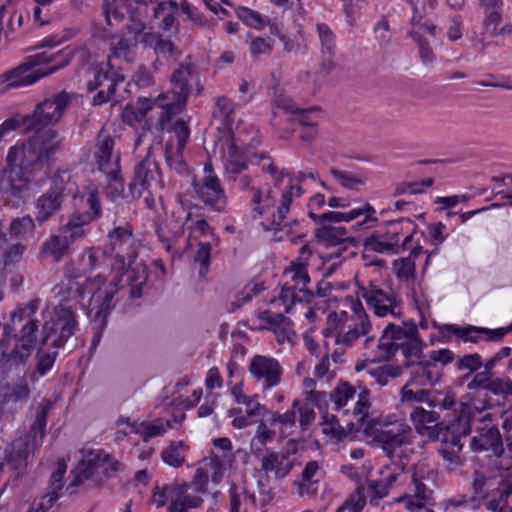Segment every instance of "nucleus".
I'll return each instance as SVG.
<instances>
[{
	"label": "nucleus",
	"instance_id": "nucleus-1",
	"mask_svg": "<svg viewBox=\"0 0 512 512\" xmlns=\"http://www.w3.org/2000/svg\"><path fill=\"white\" fill-rule=\"evenodd\" d=\"M370 408L369 391L362 389L358 394L353 414L356 423H349L342 427L334 415L326 414L322 417L320 427L328 442H340L351 437L354 431L363 428V432L370 441L381 444L382 449L389 455L401 456L403 448L412 443L413 433L409 425L394 417L375 419L365 422Z\"/></svg>",
	"mask_w": 512,
	"mask_h": 512
},
{
	"label": "nucleus",
	"instance_id": "nucleus-2",
	"mask_svg": "<svg viewBox=\"0 0 512 512\" xmlns=\"http://www.w3.org/2000/svg\"><path fill=\"white\" fill-rule=\"evenodd\" d=\"M301 195L297 182L290 176L282 178L280 186L268 185L258 189L253 198L254 210L266 217L262 222L266 229L279 226L285 219L289 206L294 197Z\"/></svg>",
	"mask_w": 512,
	"mask_h": 512
},
{
	"label": "nucleus",
	"instance_id": "nucleus-3",
	"mask_svg": "<svg viewBox=\"0 0 512 512\" xmlns=\"http://www.w3.org/2000/svg\"><path fill=\"white\" fill-rule=\"evenodd\" d=\"M63 52H42L33 56L26 63L0 76V91L32 85L67 63Z\"/></svg>",
	"mask_w": 512,
	"mask_h": 512
},
{
	"label": "nucleus",
	"instance_id": "nucleus-4",
	"mask_svg": "<svg viewBox=\"0 0 512 512\" xmlns=\"http://www.w3.org/2000/svg\"><path fill=\"white\" fill-rule=\"evenodd\" d=\"M325 203V196L322 194H316L310 199L309 216L313 220L330 223H354L352 225V230L354 231L372 227L379 221L375 207L368 201H363L360 205L351 207L345 211H328L318 215L317 211H319Z\"/></svg>",
	"mask_w": 512,
	"mask_h": 512
},
{
	"label": "nucleus",
	"instance_id": "nucleus-5",
	"mask_svg": "<svg viewBox=\"0 0 512 512\" xmlns=\"http://www.w3.org/2000/svg\"><path fill=\"white\" fill-rule=\"evenodd\" d=\"M67 105V97L58 95L39 104L33 114L27 117L15 116L0 125V141L6 140L19 127L25 130L40 131L59 121Z\"/></svg>",
	"mask_w": 512,
	"mask_h": 512
},
{
	"label": "nucleus",
	"instance_id": "nucleus-6",
	"mask_svg": "<svg viewBox=\"0 0 512 512\" xmlns=\"http://www.w3.org/2000/svg\"><path fill=\"white\" fill-rule=\"evenodd\" d=\"M410 421L416 433L429 440L436 441L441 437L442 442L450 443L453 447L452 454L460 450L459 434L466 435L469 430L459 429L460 423L444 425L439 422V416L434 411L425 410L422 407H415L410 413Z\"/></svg>",
	"mask_w": 512,
	"mask_h": 512
},
{
	"label": "nucleus",
	"instance_id": "nucleus-7",
	"mask_svg": "<svg viewBox=\"0 0 512 512\" xmlns=\"http://www.w3.org/2000/svg\"><path fill=\"white\" fill-rule=\"evenodd\" d=\"M284 284L279 297L272 301L273 306L282 305L285 312H290L295 301L310 302L313 294L308 288L310 277L307 264L293 261L283 273Z\"/></svg>",
	"mask_w": 512,
	"mask_h": 512
},
{
	"label": "nucleus",
	"instance_id": "nucleus-8",
	"mask_svg": "<svg viewBox=\"0 0 512 512\" xmlns=\"http://www.w3.org/2000/svg\"><path fill=\"white\" fill-rule=\"evenodd\" d=\"M422 346L416 325L403 323L402 326L390 324L384 329L379 339L378 349L381 351L382 358H388L399 347H403V355L408 359L410 356L418 357Z\"/></svg>",
	"mask_w": 512,
	"mask_h": 512
},
{
	"label": "nucleus",
	"instance_id": "nucleus-9",
	"mask_svg": "<svg viewBox=\"0 0 512 512\" xmlns=\"http://www.w3.org/2000/svg\"><path fill=\"white\" fill-rule=\"evenodd\" d=\"M116 292L117 285L111 281L106 282L101 277L87 280L78 290V294L83 300L87 298L89 313L93 314L94 321L99 323L104 321Z\"/></svg>",
	"mask_w": 512,
	"mask_h": 512
},
{
	"label": "nucleus",
	"instance_id": "nucleus-10",
	"mask_svg": "<svg viewBox=\"0 0 512 512\" xmlns=\"http://www.w3.org/2000/svg\"><path fill=\"white\" fill-rule=\"evenodd\" d=\"M171 82L173 85L172 91L167 95L160 96L157 100V105L163 110L162 113L166 115L167 120L171 115L182 110L192 83L198 86L199 78L189 68L181 67L173 73Z\"/></svg>",
	"mask_w": 512,
	"mask_h": 512
},
{
	"label": "nucleus",
	"instance_id": "nucleus-11",
	"mask_svg": "<svg viewBox=\"0 0 512 512\" xmlns=\"http://www.w3.org/2000/svg\"><path fill=\"white\" fill-rule=\"evenodd\" d=\"M296 415L294 411L283 414L272 412L270 417L262 420L251 440V450L254 454L260 453L264 446L276 437L284 438L288 429L294 427Z\"/></svg>",
	"mask_w": 512,
	"mask_h": 512
},
{
	"label": "nucleus",
	"instance_id": "nucleus-12",
	"mask_svg": "<svg viewBox=\"0 0 512 512\" xmlns=\"http://www.w3.org/2000/svg\"><path fill=\"white\" fill-rule=\"evenodd\" d=\"M89 74L92 78L87 82L88 90L98 89L93 99L95 105H101L110 100L115 93L117 83L124 80V76L115 72L109 61H103L92 67Z\"/></svg>",
	"mask_w": 512,
	"mask_h": 512
},
{
	"label": "nucleus",
	"instance_id": "nucleus-13",
	"mask_svg": "<svg viewBox=\"0 0 512 512\" xmlns=\"http://www.w3.org/2000/svg\"><path fill=\"white\" fill-rule=\"evenodd\" d=\"M151 502L157 508L167 505L168 512H186L188 508L198 507L201 499L188 495L186 486L165 485L153 490Z\"/></svg>",
	"mask_w": 512,
	"mask_h": 512
},
{
	"label": "nucleus",
	"instance_id": "nucleus-14",
	"mask_svg": "<svg viewBox=\"0 0 512 512\" xmlns=\"http://www.w3.org/2000/svg\"><path fill=\"white\" fill-rule=\"evenodd\" d=\"M121 469V464L100 451H85L73 470L74 484L78 485L84 480L92 478L95 474H108Z\"/></svg>",
	"mask_w": 512,
	"mask_h": 512
},
{
	"label": "nucleus",
	"instance_id": "nucleus-15",
	"mask_svg": "<svg viewBox=\"0 0 512 512\" xmlns=\"http://www.w3.org/2000/svg\"><path fill=\"white\" fill-rule=\"evenodd\" d=\"M512 331V323L506 327L488 329L472 325L459 326L445 324L440 327L443 336H455L463 342L479 343L481 341H498Z\"/></svg>",
	"mask_w": 512,
	"mask_h": 512
},
{
	"label": "nucleus",
	"instance_id": "nucleus-16",
	"mask_svg": "<svg viewBox=\"0 0 512 512\" xmlns=\"http://www.w3.org/2000/svg\"><path fill=\"white\" fill-rule=\"evenodd\" d=\"M75 324L73 312L61 307L48 312L43 330L46 338L54 337L53 343L61 346L72 335Z\"/></svg>",
	"mask_w": 512,
	"mask_h": 512
},
{
	"label": "nucleus",
	"instance_id": "nucleus-17",
	"mask_svg": "<svg viewBox=\"0 0 512 512\" xmlns=\"http://www.w3.org/2000/svg\"><path fill=\"white\" fill-rule=\"evenodd\" d=\"M371 469V464L367 462L361 467L344 465L342 467V472L358 483L368 482V488L372 496L375 498H382L387 495L392 481L395 480V475L389 473L387 477L383 479H371Z\"/></svg>",
	"mask_w": 512,
	"mask_h": 512
},
{
	"label": "nucleus",
	"instance_id": "nucleus-18",
	"mask_svg": "<svg viewBox=\"0 0 512 512\" xmlns=\"http://www.w3.org/2000/svg\"><path fill=\"white\" fill-rule=\"evenodd\" d=\"M250 374L267 389L278 385L281 381L282 368L275 358L256 355L249 365Z\"/></svg>",
	"mask_w": 512,
	"mask_h": 512
},
{
	"label": "nucleus",
	"instance_id": "nucleus-19",
	"mask_svg": "<svg viewBox=\"0 0 512 512\" xmlns=\"http://www.w3.org/2000/svg\"><path fill=\"white\" fill-rule=\"evenodd\" d=\"M274 307L277 309V312L267 310L259 314L258 317L261 323L259 324L258 328H274L279 343L292 342L295 334L291 328L290 323L287 322L283 317V313H286L284 311V307H282V305Z\"/></svg>",
	"mask_w": 512,
	"mask_h": 512
},
{
	"label": "nucleus",
	"instance_id": "nucleus-20",
	"mask_svg": "<svg viewBox=\"0 0 512 512\" xmlns=\"http://www.w3.org/2000/svg\"><path fill=\"white\" fill-rule=\"evenodd\" d=\"M69 180V174L67 171H59L53 178V182L56 186V190L49 191L37 200L36 207L38 210L37 219L40 222L46 221L54 212H56L62 203V192L58 186Z\"/></svg>",
	"mask_w": 512,
	"mask_h": 512
},
{
	"label": "nucleus",
	"instance_id": "nucleus-21",
	"mask_svg": "<svg viewBox=\"0 0 512 512\" xmlns=\"http://www.w3.org/2000/svg\"><path fill=\"white\" fill-rule=\"evenodd\" d=\"M350 307L353 312V319L350 325L340 333L338 345L350 346L360 335H365L370 330V323L362 304L358 301H352Z\"/></svg>",
	"mask_w": 512,
	"mask_h": 512
},
{
	"label": "nucleus",
	"instance_id": "nucleus-22",
	"mask_svg": "<svg viewBox=\"0 0 512 512\" xmlns=\"http://www.w3.org/2000/svg\"><path fill=\"white\" fill-rule=\"evenodd\" d=\"M412 224L413 222L410 219H405L400 222H391L388 224L386 232L381 233L384 242L388 245V249L390 251H396L400 247L403 249L411 250L412 252H416L421 250L420 246L411 247L409 242L412 240L413 236L417 234V231L413 229L410 231L409 229H404L403 223Z\"/></svg>",
	"mask_w": 512,
	"mask_h": 512
},
{
	"label": "nucleus",
	"instance_id": "nucleus-23",
	"mask_svg": "<svg viewBox=\"0 0 512 512\" xmlns=\"http://www.w3.org/2000/svg\"><path fill=\"white\" fill-rule=\"evenodd\" d=\"M205 172V180L197 187V193L206 204L220 210L226 204L224 191L210 168L205 167Z\"/></svg>",
	"mask_w": 512,
	"mask_h": 512
},
{
	"label": "nucleus",
	"instance_id": "nucleus-24",
	"mask_svg": "<svg viewBox=\"0 0 512 512\" xmlns=\"http://www.w3.org/2000/svg\"><path fill=\"white\" fill-rule=\"evenodd\" d=\"M321 226L316 230L318 240L325 246L344 244L346 247H357L359 240L347 235V229L339 226H331L326 222H320Z\"/></svg>",
	"mask_w": 512,
	"mask_h": 512
},
{
	"label": "nucleus",
	"instance_id": "nucleus-25",
	"mask_svg": "<svg viewBox=\"0 0 512 512\" xmlns=\"http://www.w3.org/2000/svg\"><path fill=\"white\" fill-rule=\"evenodd\" d=\"M361 295L377 316L399 315L395 298L387 295L382 290H364Z\"/></svg>",
	"mask_w": 512,
	"mask_h": 512
},
{
	"label": "nucleus",
	"instance_id": "nucleus-26",
	"mask_svg": "<svg viewBox=\"0 0 512 512\" xmlns=\"http://www.w3.org/2000/svg\"><path fill=\"white\" fill-rule=\"evenodd\" d=\"M435 27L429 23H421L413 17L411 37L418 45L420 57L424 62H431L434 58L429 47L430 40L434 38Z\"/></svg>",
	"mask_w": 512,
	"mask_h": 512
},
{
	"label": "nucleus",
	"instance_id": "nucleus-27",
	"mask_svg": "<svg viewBox=\"0 0 512 512\" xmlns=\"http://www.w3.org/2000/svg\"><path fill=\"white\" fill-rule=\"evenodd\" d=\"M426 368V365H418L417 372H421L422 374L401 389V401L403 403H428L433 406L428 391L420 388L414 389L412 387L414 382H419L421 385H425L432 381L431 376L426 373Z\"/></svg>",
	"mask_w": 512,
	"mask_h": 512
},
{
	"label": "nucleus",
	"instance_id": "nucleus-28",
	"mask_svg": "<svg viewBox=\"0 0 512 512\" xmlns=\"http://www.w3.org/2000/svg\"><path fill=\"white\" fill-rule=\"evenodd\" d=\"M173 133L177 139V148L174 149L172 146L166 148V160L171 167L180 170L183 165L181 151L190 136V131L184 121H177L173 126Z\"/></svg>",
	"mask_w": 512,
	"mask_h": 512
},
{
	"label": "nucleus",
	"instance_id": "nucleus-29",
	"mask_svg": "<svg viewBox=\"0 0 512 512\" xmlns=\"http://www.w3.org/2000/svg\"><path fill=\"white\" fill-rule=\"evenodd\" d=\"M150 35L143 33L142 31L128 34L118 41V43L112 48V55L116 58H122L125 61L133 60L138 42H146Z\"/></svg>",
	"mask_w": 512,
	"mask_h": 512
},
{
	"label": "nucleus",
	"instance_id": "nucleus-30",
	"mask_svg": "<svg viewBox=\"0 0 512 512\" xmlns=\"http://www.w3.org/2000/svg\"><path fill=\"white\" fill-rule=\"evenodd\" d=\"M113 140L110 137L100 139L95 153L99 169L105 174L112 175L117 170V159L113 158Z\"/></svg>",
	"mask_w": 512,
	"mask_h": 512
},
{
	"label": "nucleus",
	"instance_id": "nucleus-31",
	"mask_svg": "<svg viewBox=\"0 0 512 512\" xmlns=\"http://www.w3.org/2000/svg\"><path fill=\"white\" fill-rule=\"evenodd\" d=\"M57 135L51 129L43 134H37L33 139L29 140V149L35 152V158L42 159L54 152L59 147Z\"/></svg>",
	"mask_w": 512,
	"mask_h": 512
},
{
	"label": "nucleus",
	"instance_id": "nucleus-32",
	"mask_svg": "<svg viewBox=\"0 0 512 512\" xmlns=\"http://www.w3.org/2000/svg\"><path fill=\"white\" fill-rule=\"evenodd\" d=\"M96 195V189L91 188L89 191L88 203L90 205L91 210L93 211V216L85 217L81 224L74 223L71 221L64 228H62L60 233L64 238H66L69 241V243L83 235L82 224L89 222L93 217L99 214L100 206L98 204Z\"/></svg>",
	"mask_w": 512,
	"mask_h": 512
},
{
	"label": "nucleus",
	"instance_id": "nucleus-33",
	"mask_svg": "<svg viewBox=\"0 0 512 512\" xmlns=\"http://www.w3.org/2000/svg\"><path fill=\"white\" fill-rule=\"evenodd\" d=\"M10 192L16 197H23L30 187V178L24 168H8L5 171Z\"/></svg>",
	"mask_w": 512,
	"mask_h": 512
},
{
	"label": "nucleus",
	"instance_id": "nucleus-34",
	"mask_svg": "<svg viewBox=\"0 0 512 512\" xmlns=\"http://www.w3.org/2000/svg\"><path fill=\"white\" fill-rule=\"evenodd\" d=\"M353 315H349L346 311L332 312L327 317L326 327L324 329L325 337L333 338L337 344L340 333L350 325Z\"/></svg>",
	"mask_w": 512,
	"mask_h": 512
},
{
	"label": "nucleus",
	"instance_id": "nucleus-35",
	"mask_svg": "<svg viewBox=\"0 0 512 512\" xmlns=\"http://www.w3.org/2000/svg\"><path fill=\"white\" fill-rule=\"evenodd\" d=\"M34 154L33 149H29V141L25 144L14 145L9 149L6 158L9 168L26 167L29 163L36 160Z\"/></svg>",
	"mask_w": 512,
	"mask_h": 512
},
{
	"label": "nucleus",
	"instance_id": "nucleus-36",
	"mask_svg": "<svg viewBox=\"0 0 512 512\" xmlns=\"http://www.w3.org/2000/svg\"><path fill=\"white\" fill-rule=\"evenodd\" d=\"M153 103L148 98H138L134 104H129L125 107L122 117L123 120L129 124L142 121L147 114L154 108Z\"/></svg>",
	"mask_w": 512,
	"mask_h": 512
},
{
	"label": "nucleus",
	"instance_id": "nucleus-37",
	"mask_svg": "<svg viewBox=\"0 0 512 512\" xmlns=\"http://www.w3.org/2000/svg\"><path fill=\"white\" fill-rule=\"evenodd\" d=\"M262 468L266 472H273L277 478H283L290 472L292 463L282 455L269 453L262 459Z\"/></svg>",
	"mask_w": 512,
	"mask_h": 512
},
{
	"label": "nucleus",
	"instance_id": "nucleus-38",
	"mask_svg": "<svg viewBox=\"0 0 512 512\" xmlns=\"http://www.w3.org/2000/svg\"><path fill=\"white\" fill-rule=\"evenodd\" d=\"M186 449V446L181 441L171 443L161 453L163 462L172 467L183 465Z\"/></svg>",
	"mask_w": 512,
	"mask_h": 512
},
{
	"label": "nucleus",
	"instance_id": "nucleus-39",
	"mask_svg": "<svg viewBox=\"0 0 512 512\" xmlns=\"http://www.w3.org/2000/svg\"><path fill=\"white\" fill-rule=\"evenodd\" d=\"M223 467L217 458H210L202 463V466L197 470V477H211L212 481L218 483L223 475Z\"/></svg>",
	"mask_w": 512,
	"mask_h": 512
},
{
	"label": "nucleus",
	"instance_id": "nucleus-40",
	"mask_svg": "<svg viewBox=\"0 0 512 512\" xmlns=\"http://www.w3.org/2000/svg\"><path fill=\"white\" fill-rule=\"evenodd\" d=\"M368 372L375 378V381L379 385L384 386L388 383L389 379L399 377L402 374V369L399 366L385 364L374 370H369Z\"/></svg>",
	"mask_w": 512,
	"mask_h": 512
},
{
	"label": "nucleus",
	"instance_id": "nucleus-41",
	"mask_svg": "<svg viewBox=\"0 0 512 512\" xmlns=\"http://www.w3.org/2000/svg\"><path fill=\"white\" fill-rule=\"evenodd\" d=\"M69 245V241L62 236H53L43 247V253L45 255L52 256L55 260H58L66 251Z\"/></svg>",
	"mask_w": 512,
	"mask_h": 512
},
{
	"label": "nucleus",
	"instance_id": "nucleus-42",
	"mask_svg": "<svg viewBox=\"0 0 512 512\" xmlns=\"http://www.w3.org/2000/svg\"><path fill=\"white\" fill-rule=\"evenodd\" d=\"M236 141L239 143V147H244V140L242 138V132L241 131H237L236 134H233V135H228V136H225L223 138H221L219 140V142L217 143V146L219 147H229L230 150L227 154V159L231 162V163H235L237 165V167H240L242 168L243 167V163L242 162H238V160L236 159V154L232 151V148L233 147H236Z\"/></svg>",
	"mask_w": 512,
	"mask_h": 512
},
{
	"label": "nucleus",
	"instance_id": "nucleus-43",
	"mask_svg": "<svg viewBox=\"0 0 512 512\" xmlns=\"http://www.w3.org/2000/svg\"><path fill=\"white\" fill-rule=\"evenodd\" d=\"M139 426L140 434L145 441L164 434L166 430L171 427L169 420H167L165 423L159 420L152 423H141Z\"/></svg>",
	"mask_w": 512,
	"mask_h": 512
},
{
	"label": "nucleus",
	"instance_id": "nucleus-44",
	"mask_svg": "<svg viewBox=\"0 0 512 512\" xmlns=\"http://www.w3.org/2000/svg\"><path fill=\"white\" fill-rule=\"evenodd\" d=\"M469 200V196L463 195H449L438 196L433 200L435 211L443 212L455 208L459 203Z\"/></svg>",
	"mask_w": 512,
	"mask_h": 512
},
{
	"label": "nucleus",
	"instance_id": "nucleus-45",
	"mask_svg": "<svg viewBox=\"0 0 512 512\" xmlns=\"http://www.w3.org/2000/svg\"><path fill=\"white\" fill-rule=\"evenodd\" d=\"M433 185V179L427 178L420 182L414 183H403L399 184L395 188L397 195L401 194H421L424 193L428 188Z\"/></svg>",
	"mask_w": 512,
	"mask_h": 512
},
{
	"label": "nucleus",
	"instance_id": "nucleus-46",
	"mask_svg": "<svg viewBox=\"0 0 512 512\" xmlns=\"http://www.w3.org/2000/svg\"><path fill=\"white\" fill-rule=\"evenodd\" d=\"M150 187V179L144 165H140L136 170V176L130 184L133 195L140 197L145 190Z\"/></svg>",
	"mask_w": 512,
	"mask_h": 512
},
{
	"label": "nucleus",
	"instance_id": "nucleus-47",
	"mask_svg": "<svg viewBox=\"0 0 512 512\" xmlns=\"http://www.w3.org/2000/svg\"><path fill=\"white\" fill-rule=\"evenodd\" d=\"M237 16L248 26L254 27L256 29H260L264 27L266 20L256 11H253L246 7H240L237 10Z\"/></svg>",
	"mask_w": 512,
	"mask_h": 512
},
{
	"label": "nucleus",
	"instance_id": "nucleus-48",
	"mask_svg": "<svg viewBox=\"0 0 512 512\" xmlns=\"http://www.w3.org/2000/svg\"><path fill=\"white\" fill-rule=\"evenodd\" d=\"M319 472V466L316 462L312 461L306 464L302 472V483L300 484L299 494L304 495L308 493L310 484L316 483L318 480L315 478Z\"/></svg>",
	"mask_w": 512,
	"mask_h": 512
},
{
	"label": "nucleus",
	"instance_id": "nucleus-49",
	"mask_svg": "<svg viewBox=\"0 0 512 512\" xmlns=\"http://www.w3.org/2000/svg\"><path fill=\"white\" fill-rule=\"evenodd\" d=\"M355 395L354 388L348 383H341L332 394V400L338 408L345 407Z\"/></svg>",
	"mask_w": 512,
	"mask_h": 512
},
{
	"label": "nucleus",
	"instance_id": "nucleus-50",
	"mask_svg": "<svg viewBox=\"0 0 512 512\" xmlns=\"http://www.w3.org/2000/svg\"><path fill=\"white\" fill-rule=\"evenodd\" d=\"M109 239L114 248L119 249V253L122 252L123 246L132 241V234L129 228H116L110 233Z\"/></svg>",
	"mask_w": 512,
	"mask_h": 512
},
{
	"label": "nucleus",
	"instance_id": "nucleus-51",
	"mask_svg": "<svg viewBox=\"0 0 512 512\" xmlns=\"http://www.w3.org/2000/svg\"><path fill=\"white\" fill-rule=\"evenodd\" d=\"M322 118V111L318 107L309 108L298 113V121L303 126L315 127Z\"/></svg>",
	"mask_w": 512,
	"mask_h": 512
},
{
	"label": "nucleus",
	"instance_id": "nucleus-52",
	"mask_svg": "<svg viewBox=\"0 0 512 512\" xmlns=\"http://www.w3.org/2000/svg\"><path fill=\"white\" fill-rule=\"evenodd\" d=\"M394 270L401 280H409L415 271V262L411 258H403L394 262Z\"/></svg>",
	"mask_w": 512,
	"mask_h": 512
},
{
	"label": "nucleus",
	"instance_id": "nucleus-53",
	"mask_svg": "<svg viewBox=\"0 0 512 512\" xmlns=\"http://www.w3.org/2000/svg\"><path fill=\"white\" fill-rule=\"evenodd\" d=\"M296 408H298L300 414V425L303 428L308 427L315 419V412L313 406L311 405L310 402H305L302 405H300L299 401H294L293 409L291 411L295 412Z\"/></svg>",
	"mask_w": 512,
	"mask_h": 512
},
{
	"label": "nucleus",
	"instance_id": "nucleus-54",
	"mask_svg": "<svg viewBox=\"0 0 512 512\" xmlns=\"http://www.w3.org/2000/svg\"><path fill=\"white\" fill-rule=\"evenodd\" d=\"M485 388L496 395L512 394V381L509 379L494 378L488 381Z\"/></svg>",
	"mask_w": 512,
	"mask_h": 512
},
{
	"label": "nucleus",
	"instance_id": "nucleus-55",
	"mask_svg": "<svg viewBox=\"0 0 512 512\" xmlns=\"http://www.w3.org/2000/svg\"><path fill=\"white\" fill-rule=\"evenodd\" d=\"M34 229V221L31 217H22L15 219L10 226V233L15 236L29 234Z\"/></svg>",
	"mask_w": 512,
	"mask_h": 512
},
{
	"label": "nucleus",
	"instance_id": "nucleus-56",
	"mask_svg": "<svg viewBox=\"0 0 512 512\" xmlns=\"http://www.w3.org/2000/svg\"><path fill=\"white\" fill-rule=\"evenodd\" d=\"M366 251H373L378 253L390 252L388 245L384 242L381 233H374L367 237L363 242Z\"/></svg>",
	"mask_w": 512,
	"mask_h": 512
},
{
	"label": "nucleus",
	"instance_id": "nucleus-57",
	"mask_svg": "<svg viewBox=\"0 0 512 512\" xmlns=\"http://www.w3.org/2000/svg\"><path fill=\"white\" fill-rule=\"evenodd\" d=\"M445 230V224L440 221L430 223L427 226L428 236L432 243L435 244L436 246L442 244L446 240L447 234L445 233Z\"/></svg>",
	"mask_w": 512,
	"mask_h": 512
},
{
	"label": "nucleus",
	"instance_id": "nucleus-58",
	"mask_svg": "<svg viewBox=\"0 0 512 512\" xmlns=\"http://www.w3.org/2000/svg\"><path fill=\"white\" fill-rule=\"evenodd\" d=\"M488 434H489V437L491 439V443L488 445L487 442L485 441L484 443H482V438L481 439H476V438H473L472 439V442H471V445L473 447L474 450H486L489 448V446L493 447V450L495 452L498 451V447L501 445V441H500V436H499V432L498 430L496 429H490L488 431Z\"/></svg>",
	"mask_w": 512,
	"mask_h": 512
},
{
	"label": "nucleus",
	"instance_id": "nucleus-59",
	"mask_svg": "<svg viewBox=\"0 0 512 512\" xmlns=\"http://www.w3.org/2000/svg\"><path fill=\"white\" fill-rule=\"evenodd\" d=\"M273 43L269 38H256L250 44V52L253 56L267 54L272 50Z\"/></svg>",
	"mask_w": 512,
	"mask_h": 512
},
{
	"label": "nucleus",
	"instance_id": "nucleus-60",
	"mask_svg": "<svg viewBox=\"0 0 512 512\" xmlns=\"http://www.w3.org/2000/svg\"><path fill=\"white\" fill-rule=\"evenodd\" d=\"M364 506L365 498L361 492L357 491V493L352 495L351 498L337 510V512H344L345 510H349L351 512H360Z\"/></svg>",
	"mask_w": 512,
	"mask_h": 512
},
{
	"label": "nucleus",
	"instance_id": "nucleus-61",
	"mask_svg": "<svg viewBox=\"0 0 512 512\" xmlns=\"http://www.w3.org/2000/svg\"><path fill=\"white\" fill-rule=\"evenodd\" d=\"M501 24V15L497 11H491L487 14L484 21L485 31L492 36H497Z\"/></svg>",
	"mask_w": 512,
	"mask_h": 512
},
{
	"label": "nucleus",
	"instance_id": "nucleus-62",
	"mask_svg": "<svg viewBox=\"0 0 512 512\" xmlns=\"http://www.w3.org/2000/svg\"><path fill=\"white\" fill-rule=\"evenodd\" d=\"M338 181L341 186L351 190H358L364 185V178L351 174H339Z\"/></svg>",
	"mask_w": 512,
	"mask_h": 512
},
{
	"label": "nucleus",
	"instance_id": "nucleus-63",
	"mask_svg": "<svg viewBox=\"0 0 512 512\" xmlns=\"http://www.w3.org/2000/svg\"><path fill=\"white\" fill-rule=\"evenodd\" d=\"M482 365L481 357L479 354H468L461 358L459 362V369L469 370L470 372H474L478 370Z\"/></svg>",
	"mask_w": 512,
	"mask_h": 512
},
{
	"label": "nucleus",
	"instance_id": "nucleus-64",
	"mask_svg": "<svg viewBox=\"0 0 512 512\" xmlns=\"http://www.w3.org/2000/svg\"><path fill=\"white\" fill-rule=\"evenodd\" d=\"M230 416L232 419V425L237 429L245 428L252 424V418L248 417V415L240 408L234 409L230 411Z\"/></svg>",
	"mask_w": 512,
	"mask_h": 512
}]
</instances>
